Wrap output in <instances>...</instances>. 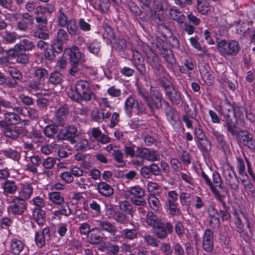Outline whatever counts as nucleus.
<instances>
[{"label": "nucleus", "mask_w": 255, "mask_h": 255, "mask_svg": "<svg viewBox=\"0 0 255 255\" xmlns=\"http://www.w3.org/2000/svg\"><path fill=\"white\" fill-rule=\"evenodd\" d=\"M68 97L73 101L80 103L82 101H89L94 96L90 88V84L85 80H78L74 90L71 88L67 92Z\"/></svg>", "instance_id": "f257e3e1"}, {"label": "nucleus", "mask_w": 255, "mask_h": 255, "mask_svg": "<svg viewBox=\"0 0 255 255\" xmlns=\"http://www.w3.org/2000/svg\"><path fill=\"white\" fill-rule=\"evenodd\" d=\"M217 48L220 54L224 57L236 55L241 49L236 40H221L217 43Z\"/></svg>", "instance_id": "f03ea898"}, {"label": "nucleus", "mask_w": 255, "mask_h": 255, "mask_svg": "<svg viewBox=\"0 0 255 255\" xmlns=\"http://www.w3.org/2000/svg\"><path fill=\"white\" fill-rule=\"evenodd\" d=\"M35 46L33 41L27 38L21 39L18 43L16 44L13 48L17 53L22 64H26L29 62V55L26 51H31Z\"/></svg>", "instance_id": "7ed1b4c3"}, {"label": "nucleus", "mask_w": 255, "mask_h": 255, "mask_svg": "<svg viewBox=\"0 0 255 255\" xmlns=\"http://www.w3.org/2000/svg\"><path fill=\"white\" fill-rule=\"evenodd\" d=\"M238 143L247 147L251 151H255V139L253 135L247 130H241L237 135Z\"/></svg>", "instance_id": "20e7f679"}, {"label": "nucleus", "mask_w": 255, "mask_h": 255, "mask_svg": "<svg viewBox=\"0 0 255 255\" xmlns=\"http://www.w3.org/2000/svg\"><path fill=\"white\" fill-rule=\"evenodd\" d=\"M20 18L16 22V29L22 32H27L34 23L33 15L28 12L20 13Z\"/></svg>", "instance_id": "39448f33"}, {"label": "nucleus", "mask_w": 255, "mask_h": 255, "mask_svg": "<svg viewBox=\"0 0 255 255\" xmlns=\"http://www.w3.org/2000/svg\"><path fill=\"white\" fill-rule=\"evenodd\" d=\"M64 54L68 56L69 63H82L85 60V55L77 46L66 48Z\"/></svg>", "instance_id": "423d86ee"}, {"label": "nucleus", "mask_w": 255, "mask_h": 255, "mask_svg": "<svg viewBox=\"0 0 255 255\" xmlns=\"http://www.w3.org/2000/svg\"><path fill=\"white\" fill-rule=\"evenodd\" d=\"M136 153V157L149 162L158 161L160 159V155L157 151L145 147H137Z\"/></svg>", "instance_id": "0eeeda50"}, {"label": "nucleus", "mask_w": 255, "mask_h": 255, "mask_svg": "<svg viewBox=\"0 0 255 255\" xmlns=\"http://www.w3.org/2000/svg\"><path fill=\"white\" fill-rule=\"evenodd\" d=\"M173 232V226L170 222L163 223L162 221L153 228V233L159 239H164L168 234Z\"/></svg>", "instance_id": "6e6552de"}, {"label": "nucleus", "mask_w": 255, "mask_h": 255, "mask_svg": "<svg viewBox=\"0 0 255 255\" xmlns=\"http://www.w3.org/2000/svg\"><path fill=\"white\" fill-rule=\"evenodd\" d=\"M26 207L27 203L24 199L19 196H14L9 210L13 215H21L26 210Z\"/></svg>", "instance_id": "1a4fd4ad"}, {"label": "nucleus", "mask_w": 255, "mask_h": 255, "mask_svg": "<svg viewBox=\"0 0 255 255\" xmlns=\"http://www.w3.org/2000/svg\"><path fill=\"white\" fill-rule=\"evenodd\" d=\"M132 63L140 75L146 78L147 71L144 59L141 54L136 50L133 52Z\"/></svg>", "instance_id": "9d476101"}, {"label": "nucleus", "mask_w": 255, "mask_h": 255, "mask_svg": "<svg viewBox=\"0 0 255 255\" xmlns=\"http://www.w3.org/2000/svg\"><path fill=\"white\" fill-rule=\"evenodd\" d=\"M77 129L73 126H69L61 129L56 135L58 140H67L74 143Z\"/></svg>", "instance_id": "9b49d317"}, {"label": "nucleus", "mask_w": 255, "mask_h": 255, "mask_svg": "<svg viewBox=\"0 0 255 255\" xmlns=\"http://www.w3.org/2000/svg\"><path fill=\"white\" fill-rule=\"evenodd\" d=\"M202 247L206 252H211L214 247V233L210 229L205 230L202 238Z\"/></svg>", "instance_id": "f8f14e48"}, {"label": "nucleus", "mask_w": 255, "mask_h": 255, "mask_svg": "<svg viewBox=\"0 0 255 255\" xmlns=\"http://www.w3.org/2000/svg\"><path fill=\"white\" fill-rule=\"evenodd\" d=\"M6 55L2 56L0 58V62L2 64L7 65L11 63H21L22 61L20 59L17 53L14 51L13 48H10L6 51Z\"/></svg>", "instance_id": "ddd939ff"}, {"label": "nucleus", "mask_w": 255, "mask_h": 255, "mask_svg": "<svg viewBox=\"0 0 255 255\" xmlns=\"http://www.w3.org/2000/svg\"><path fill=\"white\" fill-rule=\"evenodd\" d=\"M162 95L160 93H154L145 99V102L152 112L158 110L162 107Z\"/></svg>", "instance_id": "4468645a"}, {"label": "nucleus", "mask_w": 255, "mask_h": 255, "mask_svg": "<svg viewBox=\"0 0 255 255\" xmlns=\"http://www.w3.org/2000/svg\"><path fill=\"white\" fill-rule=\"evenodd\" d=\"M146 62L151 67L154 73H160L163 70V67L157 55L151 51L147 53Z\"/></svg>", "instance_id": "2eb2a0df"}, {"label": "nucleus", "mask_w": 255, "mask_h": 255, "mask_svg": "<svg viewBox=\"0 0 255 255\" xmlns=\"http://www.w3.org/2000/svg\"><path fill=\"white\" fill-rule=\"evenodd\" d=\"M50 239V230L48 228H44L41 232H37L35 235V241L39 248L43 247L46 242Z\"/></svg>", "instance_id": "dca6fc26"}, {"label": "nucleus", "mask_w": 255, "mask_h": 255, "mask_svg": "<svg viewBox=\"0 0 255 255\" xmlns=\"http://www.w3.org/2000/svg\"><path fill=\"white\" fill-rule=\"evenodd\" d=\"M213 137L215 138L218 147L220 148L225 154L230 151V146L226 141L224 135L215 130L211 131Z\"/></svg>", "instance_id": "f3484780"}, {"label": "nucleus", "mask_w": 255, "mask_h": 255, "mask_svg": "<svg viewBox=\"0 0 255 255\" xmlns=\"http://www.w3.org/2000/svg\"><path fill=\"white\" fill-rule=\"evenodd\" d=\"M201 176L204 179L206 184L209 186L210 190L214 195L216 198L222 204L224 207H225L226 203L224 200V198H225V195L220 194L219 191L214 187L211 180L208 175L204 172V171H202Z\"/></svg>", "instance_id": "a211bd4d"}, {"label": "nucleus", "mask_w": 255, "mask_h": 255, "mask_svg": "<svg viewBox=\"0 0 255 255\" xmlns=\"http://www.w3.org/2000/svg\"><path fill=\"white\" fill-rule=\"evenodd\" d=\"M69 114V108L67 105L59 108L55 113L53 121L59 126H63Z\"/></svg>", "instance_id": "6ab92c4d"}, {"label": "nucleus", "mask_w": 255, "mask_h": 255, "mask_svg": "<svg viewBox=\"0 0 255 255\" xmlns=\"http://www.w3.org/2000/svg\"><path fill=\"white\" fill-rule=\"evenodd\" d=\"M95 223L96 227L100 232L105 231L111 235H114L118 231L116 227L108 221L96 220Z\"/></svg>", "instance_id": "aec40b11"}, {"label": "nucleus", "mask_w": 255, "mask_h": 255, "mask_svg": "<svg viewBox=\"0 0 255 255\" xmlns=\"http://www.w3.org/2000/svg\"><path fill=\"white\" fill-rule=\"evenodd\" d=\"M163 103L165 105L164 111L167 119L172 124H175L178 120V114L175 109L166 101H164Z\"/></svg>", "instance_id": "412c9836"}, {"label": "nucleus", "mask_w": 255, "mask_h": 255, "mask_svg": "<svg viewBox=\"0 0 255 255\" xmlns=\"http://www.w3.org/2000/svg\"><path fill=\"white\" fill-rule=\"evenodd\" d=\"M220 112L224 118H229L235 115L233 106L227 99L220 102Z\"/></svg>", "instance_id": "4be33fe9"}, {"label": "nucleus", "mask_w": 255, "mask_h": 255, "mask_svg": "<svg viewBox=\"0 0 255 255\" xmlns=\"http://www.w3.org/2000/svg\"><path fill=\"white\" fill-rule=\"evenodd\" d=\"M87 242L92 245H97L103 241V237L100 231L96 227L92 228L91 232L87 237Z\"/></svg>", "instance_id": "5701e85b"}, {"label": "nucleus", "mask_w": 255, "mask_h": 255, "mask_svg": "<svg viewBox=\"0 0 255 255\" xmlns=\"http://www.w3.org/2000/svg\"><path fill=\"white\" fill-rule=\"evenodd\" d=\"M165 94L169 100L174 105H178L182 101L181 92L174 87Z\"/></svg>", "instance_id": "b1692460"}, {"label": "nucleus", "mask_w": 255, "mask_h": 255, "mask_svg": "<svg viewBox=\"0 0 255 255\" xmlns=\"http://www.w3.org/2000/svg\"><path fill=\"white\" fill-rule=\"evenodd\" d=\"M2 188L5 195H14L18 190L16 183L11 180H6L2 184Z\"/></svg>", "instance_id": "393cba45"}, {"label": "nucleus", "mask_w": 255, "mask_h": 255, "mask_svg": "<svg viewBox=\"0 0 255 255\" xmlns=\"http://www.w3.org/2000/svg\"><path fill=\"white\" fill-rule=\"evenodd\" d=\"M15 112L12 111H7L2 109L3 119L5 120V121H7L9 125L18 124L20 121V118L17 113Z\"/></svg>", "instance_id": "a878e982"}, {"label": "nucleus", "mask_w": 255, "mask_h": 255, "mask_svg": "<svg viewBox=\"0 0 255 255\" xmlns=\"http://www.w3.org/2000/svg\"><path fill=\"white\" fill-rule=\"evenodd\" d=\"M96 189L99 193L104 197H110L114 194V189L105 182L99 183Z\"/></svg>", "instance_id": "bb28decb"}, {"label": "nucleus", "mask_w": 255, "mask_h": 255, "mask_svg": "<svg viewBox=\"0 0 255 255\" xmlns=\"http://www.w3.org/2000/svg\"><path fill=\"white\" fill-rule=\"evenodd\" d=\"M24 248V244L20 240L16 238L12 239L10 241V251L14 255H19Z\"/></svg>", "instance_id": "cd10ccee"}, {"label": "nucleus", "mask_w": 255, "mask_h": 255, "mask_svg": "<svg viewBox=\"0 0 255 255\" xmlns=\"http://www.w3.org/2000/svg\"><path fill=\"white\" fill-rule=\"evenodd\" d=\"M32 192L33 187L30 183L25 182L21 184L20 188L18 191L20 197H21L25 200L30 197Z\"/></svg>", "instance_id": "c85d7f7f"}, {"label": "nucleus", "mask_w": 255, "mask_h": 255, "mask_svg": "<svg viewBox=\"0 0 255 255\" xmlns=\"http://www.w3.org/2000/svg\"><path fill=\"white\" fill-rule=\"evenodd\" d=\"M223 121L226 123L227 131L229 132L232 135L237 136L241 130H237V127L236 126L237 121H234L232 118V117H229V118H224Z\"/></svg>", "instance_id": "c756f323"}, {"label": "nucleus", "mask_w": 255, "mask_h": 255, "mask_svg": "<svg viewBox=\"0 0 255 255\" xmlns=\"http://www.w3.org/2000/svg\"><path fill=\"white\" fill-rule=\"evenodd\" d=\"M32 216L39 226H43L45 222L46 214L44 211L39 208H35L32 213Z\"/></svg>", "instance_id": "7c9ffc66"}, {"label": "nucleus", "mask_w": 255, "mask_h": 255, "mask_svg": "<svg viewBox=\"0 0 255 255\" xmlns=\"http://www.w3.org/2000/svg\"><path fill=\"white\" fill-rule=\"evenodd\" d=\"M70 19L64 11L63 8L61 7L58 9L56 14V22L58 25L61 27H64Z\"/></svg>", "instance_id": "2f4dec72"}, {"label": "nucleus", "mask_w": 255, "mask_h": 255, "mask_svg": "<svg viewBox=\"0 0 255 255\" xmlns=\"http://www.w3.org/2000/svg\"><path fill=\"white\" fill-rule=\"evenodd\" d=\"M170 16L179 23H183L186 19V17L182 11L178 9L172 7L169 9Z\"/></svg>", "instance_id": "473e14b6"}, {"label": "nucleus", "mask_w": 255, "mask_h": 255, "mask_svg": "<svg viewBox=\"0 0 255 255\" xmlns=\"http://www.w3.org/2000/svg\"><path fill=\"white\" fill-rule=\"evenodd\" d=\"M71 36H75L79 31L78 25L75 19L70 18L65 27Z\"/></svg>", "instance_id": "72a5a7b5"}, {"label": "nucleus", "mask_w": 255, "mask_h": 255, "mask_svg": "<svg viewBox=\"0 0 255 255\" xmlns=\"http://www.w3.org/2000/svg\"><path fill=\"white\" fill-rule=\"evenodd\" d=\"M33 76L35 79L44 83V81L48 77V71L45 68L37 67L34 70Z\"/></svg>", "instance_id": "f704fd0d"}, {"label": "nucleus", "mask_w": 255, "mask_h": 255, "mask_svg": "<svg viewBox=\"0 0 255 255\" xmlns=\"http://www.w3.org/2000/svg\"><path fill=\"white\" fill-rule=\"evenodd\" d=\"M3 43L5 44H12L17 39V34L15 32L5 30L2 34L0 33Z\"/></svg>", "instance_id": "c9c22d12"}, {"label": "nucleus", "mask_w": 255, "mask_h": 255, "mask_svg": "<svg viewBox=\"0 0 255 255\" xmlns=\"http://www.w3.org/2000/svg\"><path fill=\"white\" fill-rule=\"evenodd\" d=\"M61 205V207L58 210L53 212V215L56 217H58L59 219L60 218L61 215H64L66 217L69 216L71 214V210L68 204L64 202V203Z\"/></svg>", "instance_id": "e433bc0d"}, {"label": "nucleus", "mask_w": 255, "mask_h": 255, "mask_svg": "<svg viewBox=\"0 0 255 255\" xmlns=\"http://www.w3.org/2000/svg\"><path fill=\"white\" fill-rule=\"evenodd\" d=\"M148 202L150 207L154 211H160L162 209L161 204L160 203L159 199L155 196L153 194L149 195L148 199Z\"/></svg>", "instance_id": "4c0bfd02"}, {"label": "nucleus", "mask_w": 255, "mask_h": 255, "mask_svg": "<svg viewBox=\"0 0 255 255\" xmlns=\"http://www.w3.org/2000/svg\"><path fill=\"white\" fill-rule=\"evenodd\" d=\"M0 108L4 109V110L12 111L16 112V113L20 114L22 112V109L20 107H13L12 104L8 101L4 99H0Z\"/></svg>", "instance_id": "58836bf2"}, {"label": "nucleus", "mask_w": 255, "mask_h": 255, "mask_svg": "<svg viewBox=\"0 0 255 255\" xmlns=\"http://www.w3.org/2000/svg\"><path fill=\"white\" fill-rule=\"evenodd\" d=\"M63 78V75L57 71H55L50 73L48 77V82L53 85H57L61 83Z\"/></svg>", "instance_id": "ea45409f"}, {"label": "nucleus", "mask_w": 255, "mask_h": 255, "mask_svg": "<svg viewBox=\"0 0 255 255\" xmlns=\"http://www.w3.org/2000/svg\"><path fill=\"white\" fill-rule=\"evenodd\" d=\"M161 221L152 212H148L146 215V223L153 228Z\"/></svg>", "instance_id": "a19ab883"}, {"label": "nucleus", "mask_w": 255, "mask_h": 255, "mask_svg": "<svg viewBox=\"0 0 255 255\" xmlns=\"http://www.w3.org/2000/svg\"><path fill=\"white\" fill-rule=\"evenodd\" d=\"M58 132V128L54 125H49L46 126L44 129V133L45 135L51 138H53L57 135Z\"/></svg>", "instance_id": "79ce46f5"}, {"label": "nucleus", "mask_w": 255, "mask_h": 255, "mask_svg": "<svg viewBox=\"0 0 255 255\" xmlns=\"http://www.w3.org/2000/svg\"><path fill=\"white\" fill-rule=\"evenodd\" d=\"M1 153L6 157L15 161H18L20 157V154L19 152L10 148L2 150Z\"/></svg>", "instance_id": "37998d69"}, {"label": "nucleus", "mask_w": 255, "mask_h": 255, "mask_svg": "<svg viewBox=\"0 0 255 255\" xmlns=\"http://www.w3.org/2000/svg\"><path fill=\"white\" fill-rule=\"evenodd\" d=\"M128 193L129 196H132V197H144V190L138 185H135L130 187L128 190Z\"/></svg>", "instance_id": "c03bdc74"}, {"label": "nucleus", "mask_w": 255, "mask_h": 255, "mask_svg": "<svg viewBox=\"0 0 255 255\" xmlns=\"http://www.w3.org/2000/svg\"><path fill=\"white\" fill-rule=\"evenodd\" d=\"M138 101L132 96H129L125 102V112L129 115L134 107H136Z\"/></svg>", "instance_id": "a18cd8bd"}, {"label": "nucleus", "mask_w": 255, "mask_h": 255, "mask_svg": "<svg viewBox=\"0 0 255 255\" xmlns=\"http://www.w3.org/2000/svg\"><path fill=\"white\" fill-rule=\"evenodd\" d=\"M121 234L124 239L131 240L137 238L138 232L135 228L126 229L121 232Z\"/></svg>", "instance_id": "49530a36"}, {"label": "nucleus", "mask_w": 255, "mask_h": 255, "mask_svg": "<svg viewBox=\"0 0 255 255\" xmlns=\"http://www.w3.org/2000/svg\"><path fill=\"white\" fill-rule=\"evenodd\" d=\"M4 135L10 138L15 139L19 135V129L18 127H9L4 129Z\"/></svg>", "instance_id": "de8ad7c7"}, {"label": "nucleus", "mask_w": 255, "mask_h": 255, "mask_svg": "<svg viewBox=\"0 0 255 255\" xmlns=\"http://www.w3.org/2000/svg\"><path fill=\"white\" fill-rule=\"evenodd\" d=\"M49 198L53 204L57 205H62L65 202L64 198L61 196V193L58 192L49 193Z\"/></svg>", "instance_id": "09e8293b"}, {"label": "nucleus", "mask_w": 255, "mask_h": 255, "mask_svg": "<svg viewBox=\"0 0 255 255\" xmlns=\"http://www.w3.org/2000/svg\"><path fill=\"white\" fill-rule=\"evenodd\" d=\"M197 9L199 13L203 15H206L210 10V6L209 2L206 0H198L197 2Z\"/></svg>", "instance_id": "8fccbe9b"}, {"label": "nucleus", "mask_w": 255, "mask_h": 255, "mask_svg": "<svg viewBox=\"0 0 255 255\" xmlns=\"http://www.w3.org/2000/svg\"><path fill=\"white\" fill-rule=\"evenodd\" d=\"M114 215L113 220L119 224L126 225L129 222L126 215L122 212L117 211Z\"/></svg>", "instance_id": "3c124183"}, {"label": "nucleus", "mask_w": 255, "mask_h": 255, "mask_svg": "<svg viewBox=\"0 0 255 255\" xmlns=\"http://www.w3.org/2000/svg\"><path fill=\"white\" fill-rule=\"evenodd\" d=\"M74 143H75V147L77 150L84 151L88 148V141L83 138H78L76 140L74 139Z\"/></svg>", "instance_id": "603ef678"}, {"label": "nucleus", "mask_w": 255, "mask_h": 255, "mask_svg": "<svg viewBox=\"0 0 255 255\" xmlns=\"http://www.w3.org/2000/svg\"><path fill=\"white\" fill-rule=\"evenodd\" d=\"M105 249L108 255H117L120 251V247L118 245L108 242Z\"/></svg>", "instance_id": "864d4df0"}, {"label": "nucleus", "mask_w": 255, "mask_h": 255, "mask_svg": "<svg viewBox=\"0 0 255 255\" xmlns=\"http://www.w3.org/2000/svg\"><path fill=\"white\" fill-rule=\"evenodd\" d=\"M87 48L89 52L98 56L101 49V43L97 40H94L89 44Z\"/></svg>", "instance_id": "5fc2aeb1"}, {"label": "nucleus", "mask_w": 255, "mask_h": 255, "mask_svg": "<svg viewBox=\"0 0 255 255\" xmlns=\"http://www.w3.org/2000/svg\"><path fill=\"white\" fill-rule=\"evenodd\" d=\"M43 83L34 79L30 81L28 85V89L31 92H37L41 90Z\"/></svg>", "instance_id": "6e6d98bb"}, {"label": "nucleus", "mask_w": 255, "mask_h": 255, "mask_svg": "<svg viewBox=\"0 0 255 255\" xmlns=\"http://www.w3.org/2000/svg\"><path fill=\"white\" fill-rule=\"evenodd\" d=\"M69 34L65 29L60 28L56 34V40L61 42H66L69 40Z\"/></svg>", "instance_id": "4d7b16f0"}, {"label": "nucleus", "mask_w": 255, "mask_h": 255, "mask_svg": "<svg viewBox=\"0 0 255 255\" xmlns=\"http://www.w3.org/2000/svg\"><path fill=\"white\" fill-rule=\"evenodd\" d=\"M92 119L97 122H102L104 120V110L95 109L91 113Z\"/></svg>", "instance_id": "13d9d810"}, {"label": "nucleus", "mask_w": 255, "mask_h": 255, "mask_svg": "<svg viewBox=\"0 0 255 255\" xmlns=\"http://www.w3.org/2000/svg\"><path fill=\"white\" fill-rule=\"evenodd\" d=\"M115 48L119 51H123L126 49L127 42L125 39L122 37L116 38L114 40Z\"/></svg>", "instance_id": "bf43d9fd"}, {"label": "nucleus", "mask_w": 255, "mask_h": 255, "mask_svg": "<svg viewBox=\"0 0 255 255\" xmlns=\"http://www.w3.org/2000/svg\"><path fill=\"white\" fill-rule=\"evenodd\" d=\"M8 74L15 80H19L23 77L22 74L17 68L11 67L7 71Z\"/></svg>", "instance_id": "052dcab7"}, {"label": "nucleus", "mask_w": 255, "mask_h": 255, "mask_svg": "<svg viewBox=\"0 0 255 255\" xmlns=\"http://www.w3.org/2000/svg\"><path fill=\"white\" fill-rule=\"evenodd\" d=\"M35 19L37 24V28L45 29L46 28L48 24V19L45 15L36 16Z\"/></svg>", "instance_id": "680f3d73"}, {"label": "nucleus", "mask_w": 255, "mask_h": 255, "mask_svg": "<svg viewBox=\"0 0 255 255\" xmlns=\"http://www.w3.org/2000/svg\"><path fill=\"white\" fill-rule=\"evenodd\" d=\"M143 239L147 245L153 247H158L160 243V241L158 240L155 237L150 235H145L143 237Z\"/></svg>", "instance_id": "e2e57ef3"}, {"label": "nucleus", "mask_w": 255, "mask_h": 255, "mask_svg": "<svg viewBox=\"0 0 255 255\" xmlns=\"http://www.w3.org/2000/svg\"><path fill=\"white\" fill-rule=\"evenodd\" d=\"M237 169L239 174L241 176L247 177L246 172V166L245 162L241 157H237Z\"/></svg>", "instance_id": "0e129e2a"}, {"label": "nucleus", "mask_w": 255, "mask_h": 255, "mask_svg": "<svg viewBox=\"0 0 255 255\" xmlns=\"http://www.w3.org/2000/svg\"><path fill=\"white\" fill-rule=\"evenodd\" d=\"M70 68L69 70V74L72 76L78 77L80 75V64L81 63H69Z\"/></svg>", "instance_id": "69168bd1"}, {"label": "nucleus", "mask_w": 255, "mask_h": 255, "mask_svg": "<svg viewBox=\"0 0 255 255\" xmlns=\"http://www.w3.org/2000/svg\"><path fill=\"white\" fill-rule=\"evenodd\" d=\"M200 143V149L206 153H209L212 149V144L211 142L205 137L203 140L198 141Z\"/></svg>", "instance_id": "338daca9"}, {"label": "nucleus", "mask_w": 255, "mask_h": 255, "mask_svg": "<svg viewBox=\"0 0 255 255\" xmlns=\"http://www.w3.org/2000/svg\"><path fill=\"white\" fill-rule=\"evenodd\" d=\"M44 29H37L34 31L33 36L35 38H37L40 40H47L50 37V35L48 33L44 31Z\"/></svg>", "instance_id": "774afa93"}]
</instances>
